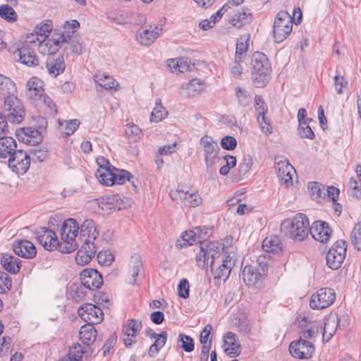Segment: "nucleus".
<instances>
[{
    "instance_id": "obj_5",
    "label": "nucleus",
    "mask_w": 361,
    "mask_h": 361,
    "mask_svg": "<svg viewBox=\"0 0 361 361\" xmlns=\"http://www.w3.org/2000/svg\"><path fill=\"white\" fill-rule=\"evenodd\" d=\"M237 262L235 248L231 246L226 249L221 260L216 262L217 267H213L214 279L225 282L231 274L232 269Z\"/></svg>"
},
{
    "instance_id": "obj_15",
    "label": "nucleus",
    "mask_w": 361,
    "mask_h": 361,
    "mask_svg": "<svg viewBox=\"0 0 361 361\" xmlns=\"http://www.w3.org/2000/svg\"><path fill=\"white\" fill-rule=\"evenodd\" d=\"M8 164L13 172L23 175L30 168V157L25 151L18 149L8 159Z\"/></svg>"
},
{
    "instance_id": "obj_64",
    "label": "nucleus",
    "mask_w": 361,
    "mask_h": 361,
    "mask_svg": "<svg viewBox=\"0 0 361 361\" xmlns=\"http://www.w3.org/2000/svg\"><path fill=\"white\" fill-rule=\"evenodd\" d=\"M348 187L351 190L352 195L359 199L361 197V184L353 178H350L348 182Z\"/></svg>"
},
{
    "instance_id": "obj_17",
    "label": "nucleus",
    "mask_w": 361,
    "mask_h": 361,
    "mask_svg": "<svg viewBox=\"0 0 361 361\" xmlns=\"http://www.w3.org/2000/svg\"><path fill=\"white\" fill-rule=\"evenodd\" d=\"M43 81L37 77H32L26 83L25 95L33 105L38 106L44 93Z\"/></svg>"
},
{
    "instance_id": "obj_34",
    "label": "nucleus",
    "mask_w": 361,
    "mask_h": 361,
    "mask_svg": "<svg viewBox=\"0 0 361 361\" xmlns=\"http://www.w3.org/2000/svg\"><path fill=\"white\" fill-rule=\"evenodd\" d=\"M252 19V13L247 8L236 11L231 18L230 23L234 27L240 28Z\"/></svg>"
},
{
    "instance_id": "obj_48",
    "label": "nucleus",
    "mask_w": 361,
    "mask_h": 361,
    "mask_svg": "<svg viewBox=\"0 0 361 361\" xmlns=\"http://www.w3.org/2000/svg\"><path fill=\"white\" fill-rule=\"evenodd\" d=\"M310 196L313 200L319 201L322 195H325V186L317 182H311L308 185Z\"/></svg>"
},
{
    "instance_id": "obj_12",
    "label": "nucleus",
    "mask_w": 361,
    "mask_h": 361,
    "mask_svg": "<svg viewBox=\"0 0 361 361\" xmlns=\"http://www.w3.org/2000/svg\"><path fill=\"white\" fill-rule=\"evenodd\" d=\"M314 351L315 346L311 341L300 337L289 345L290 353L298 359H309L312 357Z\"/></svg>"
},
{
    "instance_id": "obj_54",
    "label": "nucleus",
    "mask_w": 361,
    "mask_h": 361,
    "mask_svg": "<svg viewBox=\"0 0 361 361\" xmlns=\"http://www.w3.org/2000/svg\"><path fill=\"white\" fill-rule=\"evenodd\" d=\"M351 243L355 249L361 250V224H357L350 234Z\"/></svg>"
},
{
    "instance_id": "obj_61",
    "label": "nucleus",
    "mask_w": 361,
    "mask_h": 361,
    "mask_svg": "<svg viewBox=\"0 0 361 361\" xmlns=\"http://www.w3.org/2000/svg\"><path fill=\"white\" fill-rule=\"evenodd\" d=\"M186 88L189 92V95H195L199 94L202 91V84L198 79L191 80L187 85Z\"/></svg>"
},
{
    "instance_id": "obj_62",
    "label": "nucleus",
    "mask_w": 361,
    "mask_h": 361,
    "mask_svg": "<svg viewBox=\"0 0 361 361\" xmlns=\"http://www.w3.org/2000/svg\"><path fill=\"white\" fill-rule=\"evenodd\" d=\"M299 135L302 138H307L312 140L315 137V135L310 126V123H306V125H298Z\"/></svg>"
},
{
    "instance_id": "obj_19",
    "label": "nucleus",
    "mask_w": 361,
    "mask_h": 361,
    "mask_svg": "<svg viewBox=\"0 0 361 361\" xmlns=\"http://www.w3.org/2000/svg\"><path fill=\"white\" fill-rule=\"evenodd\" d=\"M268 271L267 264L259 267H253L251 265L244 267L242 271V277L245 283L248 286H254L257 281H259Z\"/></svg>"
},
{
    "instance_id": "obj_43",
    "label": "nucleus",
    "mask_w": 361,
    "mask_h": 361,
    "mask_svg": "<svg viewBox=\"0 0 361 361\" xmlns=\"http://www.w3.org/2000/svg\"><path fill=\"white\" fill-rule=\"evenodd\" d=\"M94 80L99 85L108 90L113 88L116 89L118 86V83L114 78L106 74H96L94 76Z\"/></svg>"
},
{
    "instance_id": "obj_60",
    "label": "nucleus",
    "mask_w": 361,
    "mask_h": 361,
    "mask_svg": "<svg viewBox=\"0 0 361 361\" xmlns=\"http://www.w3.org/2000/svg\"><path fill=\"white\" fill-rule=\"evenodd\" d=\"M334 87L337 94H341L343 92V89L347 87L348 85V80L341 75H336L334 78Z\"/></svg>"
},
{
    "instance_id": "obj_14",
    "label": "nucleus",
    "mask_w": 361,
    "mask_h": 361,
    "mask_svg": "<svg viewBox=\"0 0 361 361\" xmlns=\"http://www.w3.org/2000/svg\"><path fill=\"white\" fill-rule=\"evenodd\" d=\"M200 144L203 146L204 159L207 169L212 168L219 160L218 143L214 141L212 137L205 135L200 140Z\"/></svg>"
},
{
    "instance_id": "obj_44",
    "label": "nucleus",
    "mask_w": 361,
    "mask_h": 361,
    "mask_svg": "<svg viewBox=\"0 0 361 361\" xmlns=\"http://www.w3.org/2000/svg\"><path fill=\"white\" fill-rule=\"evenodd\" d=\"M16 92V83L9 78L0 74V100H2L9 92Z\"/></svg>"
},
{
    "instance_id": "obj_8",
    "label": "nucleus",
    "mask_w": 361,
    "mask_h": 361,
    "mask_svg": "<svg viewBox=\"0 0 361 361\" xmlns=\"http://www.w3.org/2000/svg\"><path fill=\"white\" fill-rule=\"evenodd\" d=\"M293 30V18L285 11H281L276 15L273 28L274 41L276 43L283 42Z\"/></svg>"
},
{
    "instance_id": "obj_22",
    "label": "nucleus",
    "mask_w": 361,
    "mask_h": 361,
    "mask_svg": "<svg viewBox=\"0 0 361 361\" xmlns=\"http://www.w3.org/2000/svg\"><path fill=\"white\" fill-rule=\"evenodd\" d=\"M83 243L78 250L75 256V262L78 264L84 266L88 264L95 256L97 247L90 240H82Z\"/></svg>"
},
{
    "instance_id": "obj_35",
    "label": "nucleus",
    "mask_w": 361,
    "mask_h": 361,
    "mask_svg": "<svg viewBox=\"0 0 361 361\" xmlns=\"http://www.w3.org/2000/svg\"><path fill=\"white\" fill-rule=\"evenodd\" d=\"M80 238H85L84 240H95L98 235L95 223L92 219H86L80 228Z\"/></svg>"
},
{
    "instance_id": "obj_33",
    "label": "nucleus",
    "mask_w": 361,
    "mask_h": 361,
    "mask_svg": "<svg viewBox=\"0 0 361 361\" xmlns=\"http://www.w3.org/2000/svg\"><path fill=\"white\" fill-rule=\"evenodd\" d=\"M97 331L92 324H86L81 326L79 331L80 340L84 345L90 346L96 340Z\"/></svg>"
},
{
    "instance_id": "obj_23",
    "label": "nucleus",
    "mask_w": 361,
    "mask_h": 361,
    "mask_svg": "<svg viewBox=\"0 0 361 361\" xmlns=\"http://www.w3.org/2000/svg\"><path fill=\"white\" fill-rule=\"evenodd\" d=\"M331 233L329 224L322 221H314L310 228L309 232L316 241L321 243H326L330 239Z\"/></svg>"
},
{
    "instance_id": "obj_38",
    "label": "nucleus",
    "mask_w": 361,
    "mask_h": 361,
    "mask_svg": "<svg viewBox=\"0 0 361 361\" xmlns=\"http://www.w3.org/2000/svg\"><path fill=\"white\" fill-rule=\"evenodd\" d=\"M181 239L183 242L180 244L181 247L190 246L195 243H203L202 242V236L200 228H195L194 230L185 231L181 235Z\"/></svg>"
},
{
    "instance_id": "obj_45",
    "label": "nucleus",
    "mask_w": 361,
    "mask_h": 361,
    "mask_svg": "<svg viewBox=\"0 0 361 361\" xmlns=\"http://www.w3.org/2000/svg\"><path fill=\"white\" fill-rule=\"evenodd\" d=\"M262 248L268 252H276L281 249V240L276 235H269L262 242Z\"/></svg>"
},
{
    "instance_id": "obj_55",
    "label": "nucleus",
    "mask_w": 361,
    "mask_h": 361,
    "mask_svg": "<svg viewBox=\"0 0 361 361\" xmlns=\"http://www.w3.org/2000/svg\"><path fill=\"white\" fill-rule=\"evenodd\" d=\"M65 50L66 51L67 54H71L73 56H78L82 53V47L79 40L74 37L65 47Z\"/></svg>"
},
{
    "instance_id": "obj_2",
    "label": "nucleus",
    "mask_w": 361,
    "mask_h": 361,
    "mask_svg": "<svg viewBox=\"0 0 361 361\" xmlns=\"http://www.w3.org/2000/svg\"><path fill=\"white\" fill-rule=\"evenodd\" d=\"M252 83L256 87H264L270 80L271 63L267 56L262 52L256 51L251 57Z\"/></svg>"
},
{
    "instance_id": "obj_6",
    "label": "nucleus",
    "mask_w": 361,
    "mask_h": 361,
    "mask_svg": "<svg viewBox=\"0 0 361 361\" xmlns=\"http://www.w3.org/2000/svg\"><path fill=\"white\" fill-rule=\"evenodd\" d=\"M17 91L9 92L3 99L4 111L6 114L7 120L13 123H20L24 118L25 110L21 101L16 95Z\"/></svg>"
},
{
    "instance_id": "obj_29",
    "label": "nucleus",
    "mask_w": 361,
    "mask_h": 361,
    "mask_svg": "<svg viewBox=\"0 0 361 361\" xmlns=\"http://www.w3.org/2000/svg\"><path fill=\"white\" fill-rule=\"evenodd\" d=\"M340 319L336 314H330L325 319L323 329V340L328 342L336 333Z\"/></svg>"
},
{
    "instance_id": "obj_37",
    "label": "nucleus",
    "mask_w": 361,
    "mask_h": 361,
    "mask_svg": "<svg viewBox=\"0 0 361 361\" xmlns=\"http://www.w3.org/2000/svg\"><path fill=\"white\" fill-rule=\"evenodd\" d=\"M142 269V262L140 256L138 254L132 255L129 267V274L130 275L129 283L130 284L135 283L137 278L138 277Z\"/></svg>"
},
{
    "instance_id": "obj_7",
    "label": "nucleus",
    "mask_w": 361,
    "mask_h": 361,
    "mask_svg": "<svg viewBox=\"0 0 361 361\" xmlns=\"http://www.w3.org/2000/svg\"><path fill=\"white\" fill-rule=\"evenodd\" d=\"M298 336L300 338L314 343L322 330L321 322L307 316L299 315L297 319Z\"/></svg>"
},
{
    "instance_id": "obj_41",
    "label": "nucleus",
    "mask_w": 361,
    "mask_h": 361,
    "mask_svg": "<svg viewBox=\"0 0 361 361\" xmlns=\"http://www.w3.org/2000/svg\"><path fill=\"white\" fill-rule=\"evenodd\" d=\"M85 352L84 348L80 343L73 344L67 355L61 357L58 361H81Z\"/></svg>"
},
{
    "instance_id": "obj_27",
    "label": "nucleus",
    "mask_w": 361,
    "mask_h": 361,
    "mask_svg": "<svg viewBox=\"0 0 361 361\" xmlns=\"http://www.w3.org/2000/svg\"><path fill=\"white\" fill-rule=\"evenodd\" d=\"M13 250L17 255L25 259H32L37 253L34 244L27 240H16Z\"/></svg>"
},
{
    "instance_id": "obj_31",
    "label": "nucleus",
    "mask_w": 361,
    "mask_h": 361,
    "mask_svg": "<svg viewBox=\"0 0 361 361\" xmlns=\"http://www.w3.org/2000/svg\"><path fill=\"white\" fill-rule=\"evenodd\" d=\"M16 51L20 63L31 67L39 64V59L33 49L21 47Z\"/></svg>"
},
{
    "instance_id": "obj_9",
    "label": "nucleus",
    "mask_w": 361,
    "mask_h": 361,
    "mask_svg": "<svg viewBox=\"0 0 361 361\" xmlns=\"http://www.w3.org/2000/svg\"><path fill=\"white\" fill-rule=\"evenodd\" d=\"M345 241L337 240L329 250L326 256V265L331 269L336 270L341 267L346 254Z\"/></svg>"
},
{
    "instance_id": "obj_18",
    "label": "nucleus",
    "mask_w": 361,
    "mask_h": 361,
    "mask_svg": "<svg viewBox=\"0 0 361 361\" xmlns=\"http://www.w3.org/2000/svg\"><path fill=\"white\" fill-rule=\"evenodd\" d=\"M275 170L277 176L281 184L285 185L286 187L292 185L293 183V173L295 172L293 166L286 159H275Z\"/></svg>"
},
{
    "instance_id": "obj_11",
    "label": "nucleus",
    "mask_w": 361,
    "mask_h": 361,
    "mask_svg": "<svg viewBox=\"0 0 361 361\" xmlns=\"http://www.w3.org/2000/svg\"><path fill=\"white\" fill-rule=\"evenodd\" d=\"M169 196L173 200L180 202L184 206L188 207H196L202 202V199L197 192H190L180 187L176 190H171Z\"/></svg>"
},
{
    "instance_id": "obj_4",
    "label": "nucleus",
    "mask_w": 361,
    "mask_h": 361,
    "mask_svg": "<svg viewBox=\"0 0 361 361\" xmlns=\"http://www.w3.org/2000/svg\"><path fill=\"white\" fill-rule=\"evenodd\" d=\"M221 251L224 252L226 250L218 241L201 243L200 250L196 254L197 265L201 269L209 266L211 270H213V267L219 260Z\"/></svg>"
},
{
    "instance_id": "obj_57",
    "label": "nucleus",
    "mask_w": 361,
    "mask_h": 361,
    "mask_svg": "<svg viewBox=\"0 0 361 361\" xmlns=\"http://www.w3.org/2000/svg\"><path fill=\"white\" fill-rule=\"evenodd\" d=\"M178 341L181 343V348L187 353L192 352L195 348L194 341L190 336L180 334Z\"/></svg>"
},
{
    "instance_id": "obj_21",
    "label": "nucleus",
    "mask_w": 361,
    "mask_h": 361,
    "mask_svg": "<svg viewBox=\"0 0 361 361\" xmlns=\"http://www.w3.org/2000/svg\"><path fill=\"white\" fill-rule=\"evenodd\" d=\"M102 209L109 212L125 209L129 205L128 200L119 194L107 195L101 201Z\"/></svg>"
},
{
    "instance_id": "obj_36",
    "label": "nucleus",
    "mask_w": 361,
    "mask_h": 361,
    "mask_svg": "<svg viewBox=\"0 0 361 361\" xmlns=\"http://www.w3.org/2000/svg\"><path fill=\"white\" fill-rule=\"evenodd\" d=\"M250 34L240 36L235 46V58L237 61H244L249 47Z\"/></svg>"
},
{
    "instance_id": "obj_25",
    "label": "nucleus",
    "mask_w": 361,
    "mask_h": 361,
    "mask_svg": "<svg viewBox=\"0 0 361 361\" xmlns=\"http://www.w3.org/2000/svg\"><path fill=\"white\" fill-rule=\"evenodd\" d=\"M46 67L49 74L54 78L63 73L66 68L63 55L49 54L47 58Z\"/></svg>"
},
{
    "instance_id": "obj_1",
    "label": "nucleus",
    "mask_w": 361,
    "mask_h": 361,
    "mask_svg": "<svg viewBox=\"0 0 361 361\" xmlns=\"http://www.w3.org/2000/svg\"><path fill=\"white\" fill-rule=\"evenodd\" d=\"M310 222L304 214L298 213L292 219H286L281 224V231L295 242L305 239L310 232Z\"/></svg>"
},
{
    "instance_id": "obj_53",
    "label": "nucleus",
    "mask_w": 361,
    "mask_h": 361,
    "mask_svg": "<svg viewBox=\"0 0 361 361\" xmlns=\"http://www.w3.org/2000/svg\"><path fill=\"white\" fill-rule=\"evenodd\" d=\"M99 264L103 266H109L114 261V255L110 250H101L97 254Z\"/></svg>"
},
{
    "instance_id": "obj_58",
    "label": "nucleus",
    "mask_w": 361,
    "mask_h": 361,
    "mask_svg": "<svg viewBox=\"0 0 361 361\" xmlns=\"http://www.w3.org/2000/svg\"><path fill=\"white\" fill-rule=\"evenodd\" d=\"M141 329V322L132 319H128L127 324L123 326L122 332H132L137 334Z\"/></svg>"
},
{
    "instance_id": "obj_56",
    "label": "nucleus",
    "mask_w": 361,
    "mask_h": 361,
    "mask_svg": "<svg viewBox=\"0 0 361 361\" xmlns=\"http://www.w3.org/2000/svg\"><path fill=\"white\" fill-rule=\"evenodd\" d=\"M235 94L238 103L243 106H247L252 102V97L246 92L245 89L240 87L235 88Z\"/></svg>"
},
{
    "instance_id": "obj_16",
    "label": "nucleus",
    "mask_w": 361,
    "mask_h": 361,
    "mask_svg": "<svg viewBox=\"0 0 361 361\" xmlns=\"http://www.w3.org/2000/svg\"><path fill=\"white\" fill-rule=\"evenodd\" d=\"M79 316L89 324H97L104 319L101 308L92 303H85L78 308Z\"/></svg>"
},
{
    "instance_id": "obj_52",
    "label": "nucleus",
    "mask_w": 361,
    "mask_h": 361,
    "mask_svg": "<svg viewBox=\"0 0 361 361\" xmlns=\"http://www.w3.org/2000/svg\"><path fill=\"white\" fill-rule=\"evenodd\" d=\"M126 134L130 142H137L142 137V130L137 125H128Z\"/></svg>"
},
{
    "instance_id": "obj_47",
    "label": "nucleus",
    "mask_w": 361,
    "mask_h": 361,
    "mask_svg": "<svg viewBox=\"0 0 361 361\" xmlns=\"http://www.w3.org/2000/svg\"><path fill=\"white\" fill-rule=\"evenodd\" d=\"M43 40L44 39H40L39 38V35L37 32L30 33L26 36L22 47L32 48L33 49L34 48L39 46L42 47L44 46ZM49 44V42H46L44 46L47 47Z\"/></svg>"
},
{
    "instance_id": "obj_50",
    "label": "nucleus",
    "mask_w": 361,
    "mask_h": 361,
    "mask_svg": "<svg viewBox=\"0 0 361 361\" xmlns=\"http://www.w3.org/2000/svg\"><path fill=\"white\" fill-rule=\"evenodd\" d=\"M0 17L9 23H14L18 19L16 12L8 4L0 6Z\"/></svg>"
},
{
    "instance_id": "obj_39",
    "label": "nucleus",
    "mask_w": 361,
    "mask_h": 361,
    "mask_svg": "<svg viewBox=\"0 0 361 361\" xmlns=\"http://www.w3.org/2000/svg\"><path fill=\"white\" fill-rule=\"evenodd\" d=\"M114 167L111 168H102L98 169L95 172V176L100 183L106 186H111L114 185Z\"/></svg>"
},
{
    "instance_id": "obj_40",
    "label": "nucleus",
    "mask_w": 361,
    "mask_h": 361,
    "mask_svg": "<svg viewBox=\"0 0 361 361\" xmlns=\"http://www.w3.org/2000/svg\"><path fill=\"white\" fill-rule=\"evenodd\" d=\"M87 290L88 288L81 282L74 283L69 287V295L74 301L80 302L85 300Z\"/></svg>"
},
{
    "instance_id": "obj_42",
    "label": "nucleus",
    "mask_w": 361,
    "mask_h": 361,
    "mask_svg": "<svg viewBox=\"0 0 361 361\" xmlns=\"http://www.w3.org/2000/svg\"><path fill=\"white\" fill-rule=\"evenodd\" d=\"M159 36V29L156 30H144L137 34V39L140 43L145 46L151 45Z\"/></svg>"
},
{
    "instance_id": "obj_51",
    "label": "nucleus",
    "mask_w": 361,
    "mask_h": 361,
    "mask_svg": "<svg viewBox=\"0 0 361 361\" xmlns=\"http://www.w3.org/2000/svg\"><path fill=\"white\" fill-rule=\"evenodd\" d=\"M114 169V175L115 178H114V184L122 185L124 184L126 181H131V178H133V175L126 171V170H119L116 168Z\"/></svg>"
},
{
    "instance_id": "obj_49",
    "label": "nucleus",
    "mask_w": 361,
    "mask_h": 361,
    "mask_svg": "<svg viewBox=\"0 0 361 361\" xmlns=\"http://www.w3.org/2000/svg\"><path fill=\"white\" fill-rule=\"evenodd\" d=\"M168 114L166 110L162 106L161 99L156 100V105L151 114V121L158 123L162 121Z\"/></svg>"
},
{
    "instance_id": "obj_10",
    "label": "nucleus",
    "mask_w": 361,
    "mask_h": 361,
    "mask_svg": "<svg viewBox=\"0 0 361 361\" xmlns=\"http://www.w3.org/2000/svg\"><path fill=\"white\" fill-rule=\"evenodd\" d=\"M336 300V293L330 288H322L312 294L310 300V306L314 310H322L329 307Z\"/></svg>"
},
{
    "instance_id": "obj_46",
    "label": "nucleus",
    "mask_w": 361,
    "mask_h": 361,
    "mask_svg": "<svg viewBox=\"0 0 361 361\" xmlns=\"http://www.w3.org/2000/svg\"><path fill=\"white\" fill-rule=\"evenodd\" d=\"M80 121L78 119L59 121V130L61 133L68 137L72 135L79 127Z\"/></svg>"
},
{
    "instance_id": "obj_63",
    "label": "nucleus",
    "mask_w": 361,
    "mask_h": 361,
    "mask_svg": "<svg viewBox=\"0 0 361 361\" xmlns=\"http://www.w3.org/2000/svg\"><path fill=\"white\" fill-rule=\"evenodd\" d=\"M253 164L252 158L250 155L244 156L243 161L238 166L239 172L242 175L246 174L251 169Z\"/></svg>"
},
{
    "instance_id": "obj_20",
    "label": "nucleus",
    "mask_w": 361,
    "mask_h": 361,
    "mask_svg": "<svg viewBox=\"0 0 361 361\" xmlns=\"http://www.w3.org/2000/svg\"><path fill=\"white\" fill-rule=\"evenodd\" d=\"M80 282L89 290H95L101 288L103 284V278L97 270L86 269L80 273Z\"/></svg>"
},
{
    "instance_id": "obj_13",
    "label": "nucleus",
    "mask_w": 361,
    "mask_h": 361,
    "mask_svg": "<svg viewBox=\"0 0 361 361\" xmlns=\"http://www.w3.org/2000/svg\"><path fill=\"white\" fill-rule=\"evenodd\" d=\"M38 243L49 251L58 250L59 252L60 241L56 234L50 228L39 227L35 231Z\"/></svg>"
},
{
    "instance_id": "obj_3",
    "label": "nucleus",
    "mask_w": 361,
    "mask_h": 361,
    "mask_svg": "<svg viewBox=\"0 0 361 361\" xmlns=\"http://www.w3.org/2000/svg\"><path fill=\"white\" fill-rule=\"evenodd\" d=\"M80 226L74 219H66L61 227L59 252L71 253L78 247L77 237Z\"/></svg>"
},
{
    "instance_id": "obj_30",
    "label": "nucleus",
    "mask_w": 361,
    "mask_h": 361,
    "mask_svg": "<svg viewBox=\"0 0 361 361\" xmlns=\"http://www.w3.org/2000/svg\"><path fill=\"white\" fill-rule=\"evenodd\" d=\"M17 143L11 137H1L0 138V158L9 159L17 149Z\"/></svg>"
},
{
    "instance_id": "obj_24",
    "label": "nucleus",
    "mask_w": 361,
    "mask_h": 361,
    "mask_svg": "<svg viewBox=\"0 0 361 361\" xmlns=\"http://www.w3.org/2000/svg\"><path fill=\"white\" fill-rule=\"evenodd\" d=\"M16 136L22 142L33 146L39 144L43 140L41 132L31 127L18 130L16 131Z\"/></svg>"
},
{
    "instance_id": "obj_59",
    "label": "nucleus",
    "mask_w": 361,
    "mask_h": 361,
    "mask_svg": "<svg viewBox=\"0 0 361 361\" xmlns=\"http://www.w3.org/2000/svg\"><path fill=\"white\" fill-rule=\"evenodd\" d=\"M11 278L6 273L0 271V293H6L11 288Z\"/></svg>"
},
{
    "instance_id": "obj_26",
    "label": "nucleus",
    "mask_w": 361,
    "mask_h": 361,
    "mask_svg": "<svg viewBox=\"0 0 361 361\" xmlns=\"http://www.w3.org/2000/svg\"><path fill=\"white\" fill-rule=\"evenodd\" d=\"M79 27L80 23L77 20L66 21L63 26L65 30L63 31L56 39L50 40L49 43L52 42L54 44L57 46L63 43L68 44L74 38L73 36L75 33L74 29L78 28Z\"/></svg>"
},
{
    "instance_id": "obj_32",
    "label": "nucleus",
    "mask_w": 361,
    "mask_h": 361,
    "mask_svg": "<svg viewBox=\"0 0 361 361\" xmlns=\"http://www.w3.org/2000/svg\"><path fill=\"white\" fill-rule=\"evenodd\" d=\"M0 264L6 271L13 274H17L20 269V259L8 253L2 254Z\"/></svg>"
},
{
    "instance_id": "obj_28",
    "label": "nucleus",
    "mask_w": 361,
    "mask_h": 361,
    "mask_svg": "<svg viewBox=\"0 0 361 361\" xmlns=\"http://www.w3.org/2000/svg\"><path fill=\"white\" fill-rule=\"evenodd\" d=\"M225 353L230 357L238 356L241 352L240 345L237 341V336L229 331L224 336V345Z\"/></svg>"
}]
</instances>
